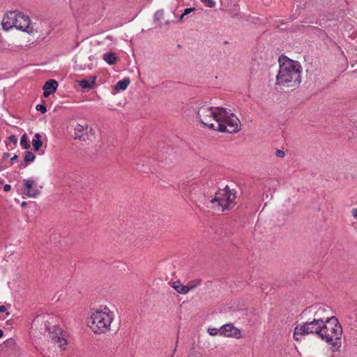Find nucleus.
I'll return each mask as SVG.
<instances>
[{
  "label": "nucleus",
  "mask_w": 357,
  "mask_h": 357,
  "mask_svg": "<svg viewBox=\"0 0 357 357\" xmlns=\"http://www.w3.org/2000/svg\"><path fill=\"white\" fill-rule=\"evenodd\" d=\"M280 68L276 76L275 84L287 88L296 89L301 82L302 67L296 61L287 56L279 58Z\"/></svg>",
  "instance_id": "1"
},
{
  "label": "nucleus",
  "mask_w": 357,
  "mask_h": 357,
  "mask_svg": "<svg viewBox=\"0 0 357 357\" xmlns=\"http://www.w3.org/2000/svg\"><path fill=\"white\" fill-rule=\"evenodd\" d=\"M115 314L107 306H100L90 312L88 326L96 334H105L111 330Z\"/></svg>",
  "instance_id": "2"
},
{
  "label": "nucleus",
  "mask_w": 357,
  "mask_h": 357,
  "mask_svg": "<svg viewBox=\"0 0 357 357\" xmlns=\"http://www.w3.org/2000/svg\"><path fill=\"white\" fill-rule=\"evenodd\" d=\"M342 328L336 318L323 324L319 337L330 344L331 350L335 352L342 346Z\"/></svg>",
  "instance_id": "3"
},
{
  "label": "nucleus",
  "mask_w": 357,
  "mask_h": 357,
  "mask_svg": "<svg viewBox=\"0 0 357 357\" xmlns=\"http://www.w3.org/2000/svg\"><path fill=\"white\" fill-rule=\"evenodd\" d=\"M1 24L3 29L6 31H8L13 27L29 34H32L34 31L29 17L17 10L6 13L3 15Z\"/></svg>",
  "instance_id": "4"
},
{
  "label": "nucleus",
  "mask_w": 357,
  "mask_h": 357,
  "mask_svg": "<svg viewBox=\"0 0 357 357\" xmlns=\"http://www.w3.org/2000/svg\"><path fill=\"white\" fill-rule=\"evenodd\" d=\"M241 130L240 121L233 113L221 107L219 118L216 119L215 130L222 132L234 133Z\"/></svg>",
  "instance_id": "5"
},
{
  "label": "nucleus",
  "mask_w": 357,
  "mask_h": 357,
  "mask_svg": "<svg viewBox=\"0 0 357 357\" xmlns=\"http://www.w3.org/2000/svg\"><path fill=\"white\" fill-rule=\"evenodd\" d=\"M221 107H210L207 105L202 106L197 111L199 121L204 126L215 130L216 119L219 118V113Z\"/></svg>",
  "instance_id": "6"
},
{
  "label": "nucleus",
  "mask_w": 357,
  "mask_h": 357,
  "mask_svg": "<svg viewBox=\"0 0 357 357\" xmlns=\"http://www.w3.org/2000/svg\"><path fill=\"white\" fill-rule=\"evenodd\" d=\"M236 192L230 190L228 186L224 189H220L216 192L215 197L211 199L212 203H217L222 211L229 210L236 205Z\"/></svg>",
  "instance_id": "7"
},
{
  "label": "nucleus",
  "mask_w": 357,
  "mask_h": 357,
  "mask_svg": "<svg viewBox=\"0 0 357 357\" xmlns=\"http://www.w3.org/2000/svg\"><path fill=\"white\" fill-rule=\"evenodd\" d=\"M303 314L308 317H312L315 320L325 324L332 319H336L333 315L331 307L325 305H314L304 310Z\"/></svg>",
  "instance_id": "8"
},
{
  "label": "nucleus",
  "mask_w": 357,
  "mask_h": 357,
  "mask_svg": "<svg viewBox=\"0 0 357 357\" xmlns=\"http://www.w3.org/2000/svg\"><path fill=\"white\" fill-rule=\"evenodd\" d=\"M323 324L310 317L307 321L298 325L294 328V338L296 341H300L299 335L315 334L319 337L321 331Z\"/></svg>",
  "instance_id": "9"
},
{
  "label": "nucleus",
  "mask_w": 357,
  "mask_h": 357,
  "mask_svg": "<svg viewBox=\"0 0 357 357\" xmlns=\"http://www.w3.org/2000/svg\"><path fill=\"white\" fill-rule=\"evenodd\" d=\"M47 319L45 321L46 323L45 330L49 333L52 341L57 344L61 349H64V346L67 344V341L64 337L61 336L62 335L61 328L56 324L52 326L54 323L56 317L50 315H47Z\"/></svg>",
  "instance_id": "10"
},
{
  "label": "nucleus",
  "mask_w": 357,
  "mask_h": 357,
  "mask_svg": "<svg viewBox=\"0 0 357 357\" xmlns=\"http://www.w3.org/2000/svg\"><path fill=\"white\" fill-rule=\"evenodd\" d=\"M24 187L22 190V193L29 198L36 197L40 192L41 186L32 178L24 179L23 181Z\"/></svg>",
  "instance_id": "11"
},
{
  "label": "nucleus",
  "mask_w": 357,
  "mask_h": 357,
  "mask_svg": "<svg viewBox=\"0 0 357 357\" xmlns=\"http://www.w3.org/2000/svg\"><path fill=\"white\" fill-rule=\"evenodd\" d=\"M92 128L87 124H77L74 128V138L80 141L86 142L89 139V132Z\"/></svg>",
  "instance_id": "12"
},
{
  "label": "nucleus",
  "mask_w": 357,
  "mask_h": 357,
  "mask_svg": "<svg viewBox=\"0 0 357 357\" xmlns=\"http://www.w3.org/2000/svg\"><path fill=\"white\" fill-rule=\"evenodd\" d=\"M219 331L221 336L234 337L236 339L241 337V331L231 324L222 326Z\"/></svg>",
  "instance_id": "13"
},
{
  "label": "nucleus",
  "mask_w": 357,
  "mask_h": 357,
  "mask_svg": "<svg viewBox=\"0 0 357 357\" xmlns=\"http://www.w3.org/2000/svg\"><path fill=\"white\" fill-rule=\"evenodd\" d=\"M200 280L190 282L188 285H183L180 281H176L173 283V288L179 294H187L190 290L194 289L200 284Z\"/></svg>",
  "instance_id": "14"
},
{
  "label": "nucleus",
  "mask_w": 357,
  "mask_h": 357,
  "mask_svg": "<svg viewBox=\"0 0 357 357\" xmlns=\"http://www.w3.org/2000/svg\"><path fill=\"white\" fill-rule=\"evenodd\" d=\"M58 85L59 84L55 79H50L46 82L43 87L44 97L47 98L52 93L55 92Z\"/></svg>",
  "instance_id": "15"
},
{
  "label": "nucleus",
  "mask_w": 357,
  "mask_h": 357,
  "mask_svg": "<svg viewBox=\"0 0 357 357\" xmlns=\"http://www.w3.org/2000/svg\"><path fill=\"white\" fill-rule=\"evenodd\" d=\"M103 60L109 65L116 63L117 61V56L114 52H108L103 54Z\"/></svg>",
  "instance_id": "16"
},
{
  "label": "nucleus",
  "mask_w": 357,
  "mask_h": 357,
  "mask_svg": "<svg viewBox=\"0 0 357 357\" xmlns=\"http://www.w3.org/2000/svg\"><path fill=\"white\" fill-rule=\"evenodd\" d=\"M40 135L39 133H36L33 139H32V145L34 151H39L43 145V142L40 140Z\"/></svg>",
  "instance_id": "17"
},
{
  "label": "nucleus",
  "mask_w": 357,
  "mask_h": 357,
  "mask_svg": "<svg viewBox=\"0 0 357 357\" xmlns=\"http://www.w3.org/2000/svg\"><path fill=\"white\" fill-rule=\"evenodd\" d=\"M130 81L129 78H125L122 80L119 81L116 86L115 89L118 91L125 90L129 85Z\"/></svg>",
  "instance_id": "18"
},
{
  "label": "nucleus",
  "mask_w": 357,
  "mask_h": 357,
  "mask_svg": "<svg viewBox=\"0 0 357 357\" xmlns=\"http://www.w3.org/2000/svg\"><path fill=\"white\" fill-rule=\"evenodd\" d=\"M96 78L93 77L92 79H83L79 82V85L84 89H93L95 84Z\"/></svg>",
  "instance_id": "19"
},
{
  "label": "nucleus",
  "mask_w": 357,
  "mask_h": 357,
  "mask_svg": "<svg viewBox=\"0 0 357 357\" xmlns=\"http://www.w3.org/2000/svg\"><path fill=\"white\" fill-rule=\"evenodd\" d=\"M20 145L23 149H27L30 147L26 134H24L20 139Z\"/></svg>",
  "instance_id": "20"
},
{
  "label": "nucleus",
  "mask_w": 357,
  "mask_h": 357,
  "mask_svg": "<svg viewBox=\"0 0 357 357\" xmlns=\"http://www.w3.org/2000/svg\"><path fill=\"white\" fill-rule=\"evenodd\" d=\"M36 158L35 155L31 151H26L24 155L25 162H33Z\"/></svg>",
  "instance_id": "21"
},
{
  "label": "nucleus",
  "mask_w": 357,
  "mask_h": 357,
  "mask_svg": "<svg viewBox=\"0 0 357 357\" xmlns=\"http://www.w3.org/2000/svg\"><path fill=\"white\" fill-rule=\"evenodd\" d=\"M202 3H205L209 8H213L215 5L213 0H200Z\"/></svg>",
  "instance_id": "22"
},
{
  "label": "nucleus",
  "mask_w": 357,
  "mask_h": 357,
  "mask_svg": "<svg viewBox=\"0 0 357 357\" xmlns=\"http://www.w3.org/2000/svg\"><path fill=\"white\" fill-rule=\"evenodd\" d=\"M36 109L43 114H45L47 112L46 107L43 105H37Z\"/></svg>",
  "instance_id": "23"
},
{
  "label": "nucleus",
  "mask_w": 357,
  "mask_h": 357,
  "mask_svg": "<svg viewBox=\"0 0 357 357\" xmlns=\"http://www.w3.org/2000/svg\"><path fill=\"white\" fill-rule=\"evenodd\" d=\"M208 332L211 335H216L218 333L220 334L219 329L215 328H208Z\"/></svg>",
  "instance_id": "24"
},
{
  "label": "nucleus",
  "mask_w": 357,
  "mask_h": 357,
  "mask_svg": "<svg viewBox=\"0 0 357 357\" xmlns=\"http://www.w3.org/2000/svg\"><path fill=\"white\" fill-rule=\"evenodd\" d=\"M194 10H195V8H188L184 10L183 14L185 16Z\"/></svg>",
  "instance_id": "25"
},
{
  "label": "nucleus",
  "mask_w": 357,
  "mask_h": 357,
  "mask_svg": "<svg viewBox=\"0 0 357 357\" xmlns=\"http://www.w3.org/2000/svg\"><path fill=\"white\" fill-rule=\"evenodd\" d=\"M8 140L10 142H12L13 144H16L17 142V139L16 136H15V135H10L8 137Z\"/></svg>",
  "instance_id": "26"
},
{
  "label": "nucleus",
  "mask_w": 357,
  "mask_h": 357,
  "mask_svg": "<svg viewBox=\"0 0 357 357\" xmlns=\"http://www.w3.org/2000/svg\"><path fill=\"white\" fill-rule=\"evenodd\" d=\"M275 154L279 158H284L285 155L284 152L282 150H277Z\"/></svg>",
  "instance_id": "27"
},
{
  "label": "nucleus",
  "mask_w": 357,
  "mask_h": 357,
  "mask_svg": "<svg viewBox=\"0 0 357 357\" xmlns=\"http://www.w3.org/2000/svg\"><path fill=\"white\" fill-rule=\"evenodd\" d=\"M351 214L355 220H357V208H352Z\"/></svg>",
  "instance_id": "28"
},
{
  "label": "nucleus",
  "mask_w": 357,
  "mask_h": 357,
  "mask_svg": "<svg viewBox=\"0 0 357 357\" xmlns=\"http://www.w3.org/2000/svg\"><path fill=\"white\" fill-rule=\"evenodd\" d=\"M11 189V186L8 184H6L4 186H3V190L5 192H8L10 191Z\"/></svg>",
  "instance_id": "29"
},
{
  "label": "nucleus",
  "mask_w": 357,
  "mask_h": 357,
  "mask_svg": "<svg viewBox=\"0 0 357 357\" xmlns=\"http://www.w3.org/2000/svg\"><path fill=\"white\" fill-rule=\"evenodd\" d=\"M6 312V307L5 305H0V312Z\"/></svg>",
  "instance_id": "30"
},
{
  "label": "nucleus",
  "mask_w": 357,
  "mask_h": 357,
  "mask_svg": "<svg viewBox=\"0 0 357 357\" xmlns=\"http://www.w3.org/2000/svg\"><path fill=\"white\" fill-rule=\"evenodd\" d=\"M17 158H18V157H17V155H13V156L11 158V161H12V162L15 161V160H17Z\"/></svg>",
  "instance_id": "31"
},
{
  "label": "nucleus",
  "mask_w": 357,
  "mask_h": 357,
  "mask_svg": "<svg viewBox=\"0 0 357 357\" xmlns=\"http://www.w3.org/2000/svg\"><path fill=\"white\" fill-rule=\"evenodd\" d=\"M9 156H10V154L8 153H3V158H8Z\"/></svg>",
  "instance_id": "32"
},
{
  "label": "nucleus",
  "mask_w": 357,
  "mask_h": 357,
  "mask_svg": "<svg viewBox=\"0 0 357 357\" xmlns=\"http://www.w3.org/2000/svg\"><path fill=\"white\" fill-rule=\"evenodd\" d=\"M185 15L182 13L181 16L179 17V21L182 20L184 18Z\"/></svg>",
  "instance_id": "33"
},
{
  "label": "nucleus",
  "mask_w": 357,
  "mask_h": 357,
  "mask_svg": "<svg viewBox=\"0 0 357 357\" xmlns=\"http://www.w3.org/2000/svg\"><path fill=\"white\" fill-rule=\"evenodd\" d=\"M3 331L0 329V338L3 337Z\"/></svg>",
  "instance_id": "34"
},
{
  "label": "nucleus",
  "mask_w": 357,
  "mask_h": 357,
  "mask_svg": "<svg viewBox=\"0 0 357 357\" xmlns=\"http://www.w3.org/2000/svg\"><path fill=\"white\" fill-rule=\"evenodd\" d=\"M26 204V203L24 202L22 203V206H24Z\"/></svg>",
  "instance_id": "35"
},
{
  "label": "nucleus",
  "mask_w": 357,
  "mask_h": 357,
  "mask_svg": "<svg viewBox=\"0 0 357 357\" xmlns=\"http://www.w3.org/2000/svg\"><path fill=\"white\" fill-rule=\"evenodd\" d=\"M10 314L9 312H6V315L8 316Z\"/></svg>",
  "instance_id": "36"
}]
</instances>
